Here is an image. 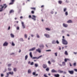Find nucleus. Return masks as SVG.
<instances>
[{"label":"nucleus","instance_id":"f257e3e1","mask_svg":"<svg viewBox=\"0 0 77 77\" xmlns=\"http://www.w3.org/2000/svg\"><path fill=\"white\" fill-rule=\"evenodd\" d=\"M64 60V61L62 62V65L63 66H65V65H66V62L67 60H70L69 59L65 58Z\"/></svg>","mask_w":77,"mask_h":77},{"label":"nucleus","instance_id":"f03ea898","mask_svg":"<svg viewBox=\"0 0 77 77\" xmlns=\"http://www.w3.org/2000/svg\"><path fill=\"white\" fill-rule=\"evenodd\" d=\"M62 42L63 43V44L64 45H68V41L66 40L65 39H62Z\"/></svg>","mask_w":77,"mask_h":77},{"label":"nucleus","instance_id":"7ed1b4c3","mask_svg":"<svg viewBox=\"0 0 77 77\" xmlns=\"http://www.w3.org/2000/svg\"><path fill=\"white\" fill-rule=\"evenodd\" d=\"M22 26L23 29H25L26 28V25L24 24V23L23 22H21Z\"/></svg>","mask_w":77,"mask_h":77},{"label":"nucleus","instance_id":"20e7f679","mask_svg":"<svg viewBox=\"0 0 77 77\" xmlns=\"http://www.w3.org/2000/svg\"><path fill=\"white\" fill-rule=\"evenodd\" d=\"M36 17L34 15H32V20H33V21H36Z\"/></svg>","mask_w":77,"mask_h":77},{"label":"nucleus","instance_id":"39448f33","mask_svg":"<svg viewBox=\"0 0 77 77\" xmlns=\"http://www.w3.org/2000/svg\"><path fill=\"white\" fill-rule=\"evenodd\" d=\"M8 42H5L3 44V46H8Z\"/></svg>","mask_w":77,"mask_h":77},{"label":"nucleus","instance_id":"423d86ee","mask_svg":"<svg viewBox=\"0 0 77 77\" xmlns=\"http://www.w3.org/2000/svg\"><path fill=\"white\" fill-rule=\"evenodd\" d=\"M36 49V48L35 47H34L33 48L30 49L29 50V51H34Z\"/></svg>","mask_w":77,"mask_h":77},{"label":"nucleus","instance_id":"0eeeda50","mask_svg":"<svg viewBox=\"0 0 77 77\" xmlns=\"http://www.w3.org/2000/svg\"><path fill=\"white\" fill-rule=\"evenodd\" d=\"M3 10V5H0V12H2Z\"/></svg>","mask_w":77,"mask_h":77},{"label":"nucleus","instance_id":"6e6552de","mask_svg":"<svg viewBox=\"0 0 77 77\" xmlns=\"http://www.w3.org/2000/svg\"><path fill=\"white\" fill-rule=\"evenodd\" d=\"M44 36H45V37H46V38H50V35L48 34H44Z\"/></svg>","mask_w":77,"mask_h":77},{"label":"nucleus","instance_id":"1a4fd4ad","mask_svg":"<svg viewBox=\"0 0 77 77\" xmlns=\"http://www.w3.org/2000/svg\"><path fill=\"white\" fill-rule=\"evenodd\" d=\"M63 26L64 27H68V24L66 23H64L63 24Z\"/></svg>","mask_w":77,"mask_h":77},{"label":"nucleus","instance_id":"9d476101","mask_svg":"<svg viewBox=\"0 0 77 77\" xmlns=\"http://www.w3.org/2000/svg\"><path fill=\"white\" fill-rule=\"evenodd\" d=\"M69 72L70 74H74V71L72 70V71H69V70L68 71Z\"/></svg>","mask_w":77,"mask_h":77},{"label":"nucleus","instance_id":"9b49d317","mask_svg":"<svg viewBox=\"0 0 77 77\" xmlns=\"http://www.w3.org/2000/svg\"><path fill=\"white\" fill-rule=\"evenodd\" d=\"M41 49L38 48V49H36V51L38 52V53H41Z\"/></svg>","mask_w":77,"mask_h":77},{"label":"nucleus","instance_id":"f8f14e48","mask_svg":"<svg viewBox=\"0 0 77 77\" xmlns=\"http://www.w3.org/2000/svg\"><path fill=\"white\" fill-rule=\"evenodd\" d=\"M7 73L8 74V75H9V74H11V75H13V74H14V72H13L12 71V72H10Z\"/></svg>","mask_w":77,"mask_h":77},{"label":"nucleus","instance_id":"ddd939ff","mask_svg":"<svg viewBox=\"0 0 77 77\" xmlns=\"http://www.w3.org/2000/svg\"><path fill=\"white\" fill-rule=\"evenodd\" d=\"M39 47H40L42 49V48H44V45L42 44L39 46Z\"/></svg>","mask_w":77,"mask_h":77},{"label":"nucleus","instance_id":"4468645a","mask_svg":"<svg viewBox=\"0 0 77 77\" xmlns=\"http://www.w3.org/2000/svg\"><path fill=\"white\" fill-rule=\"evenodd\" d=\"M43 68L45 69L47 67V66L46 64H43Z\"/></svg>","mask_w":77,"mask_h":77},{"label":"nucleus","instance_id":"2eb2a0df","mask_svg":"<svg viewBox=\"0 0 77 77\" xmlns=\"http://www.w3.org/2000/svg\"><path fill=\"white\" fill-rule=\"evenodd\" d=\"M51 62H52L53 63H54V62H56V60H54L53 59H51Z\"/></svg>","mask_w":77,"mask_h":77},{"label":"nucleus","instance_id":"dca6fc26","mask_svg":"<svg viewBox=\"0 0 77 77\" xmlns=\"http://www.w3.org/2000/svg\"><path fill=\"white\" fill-rule=\"evenodd\" d=\"M10 36H11V38H14V37H15V36L14 35L12 34V33H11L10 34Z\"/></svg>","mask_w":77,"mask_h":77},{"label":"nucleus","instance_id":"f3484780","mask_svg":"<svg viewBox=\"0 0 77 77\" xmlns=\"http://www.w3.org/2000/svg\"><path fill=\"white\" fill-rule=\"evenodd\" d=\"M51 72H55L56 73L57 72V71L55 70L54 69H53L51 70Z\"/></svg>","mask_w":77,"mask_h":77},{"label":"nucleus","instance_id":"a211bd4d","mask_svg":"<svg viewBox=\"0 0 77 77\" xmlns=\"http://www.w3.org/2000/svg\"><path fill=\"white\" fill-rule=\"evenodd\" d=\"M58 72L59 73H62L63 72V71L61 70L60 69L58 70Z\"/></svg>","mask_w":77,"mask_h":77},{"label":"nucleus","instance_id":"6ab92c4d","mask_svg":"<svg viewBox=\"0 0 77 77\" xmlns=\"http://www.w3.org/2000/svg\"><path fill=\"white\" fill-rule=\"evenodd\" d=\"M11 45L13 46H14L15 45V44H14V42L13 41L11 42Z\"/></svg>","mask_w":77,"mask_h":77},{"label":"nucleus","instance_id":"aec40b11","mask_svg":"<svg viewBox=\"0 0 77 77\" xmlns=\"http://www.w3.org/2000/svg\"><path fill=\"white\" fill-rule=\"evenodd\" d=\"M66 11H67V8H64L63 9V11L64 12H66Z\"/></svg>","mask_w":77,"mask_h":77},{"label":"nucleus","instance_id":"412c9836","mask_svg":"<svg viewBox=\"0 0 77 77\" xmlns=\"http://www.w3.org/2000/svg\"><path fill=\"white\" fill-rule=\"evenodd\" d=\"M54 76L55 77H60V75L59 74H55Z\"/></svg>","mask_w":77,"mask_h":77},{"label":"nucleus","instance_id":"4be33fe9","mask_svg":"<svg viewBox=\"0 0 77 77\" xmlns=\"http://www.w3.org/2000/svg\"><path fill=\"white\" fill-rule=\"evenodd\" d=\"M14 1H15V0H12V1H11L12 2L10 3L9 5H13V4H14Z\"/></svg>","mask_w":77,"mask_h":77},{"label":"nucleus","instance_id":"5701e85b","mask_svg":"<svg viewBox=\"0 0 77 77\" xmlns=\"http://www.w3.org/2000/svg\"><path fill=\"white\" fill-rule=\"evenodd\" d=\"M45 30L47 31H50V30H51V29L48 28H46Z\"/></svg>","mask_w":77,"mask_h":77},{"label":"nucleus","instance_id":"b1692460","mask_svg":"<svg viewBox=\"0 0 77 77\" xmlns=\"http://www.w3.org/2000/svg\"><path fill=\"white\" fill-rule=\"evenodd\" d=\"M67 23H72V21L71 20H69L67 21Z\"/></svg>","mask_w":77,"mask_h":77},{"label":"nucleus","instance_id":"393cba45","mask_svg":"<svg viewBox=\"0 0 77 77\" xmlns=\"http://www.w3.org/2000/svg\"><path fill=\"white\" fill-rule=\"evenodd\" d=\"M29 56L31 58H33V56H32V53L31 52H30Z\"/></svg>","mask_w":77,"mask_h":77},{"label":"nucleus","instance_id":"a878e982","mask_svg":"<svg viewBox=\"0 0 77 77\" xmlns=\"http://www.w3.org/2000/svg\"><path fill=\"white\" fill-rule=\"evenodd\" d=\"M52 44H56V42H55V40H53L52 41Z\"/></svg>","mask_w":77,"mask_h":77},{"label":"nucleus","instance_id":"bb28decb","mask_svg":"<svg viewBox=\"0 0 77 77\" xmlns=\"http://www.w3.org/2000/svg\"><path fill=\"white\" fill-rule=\"evenodd\" d=\"M25 60H26L28 58V56L27 55H26L25 57Z\"/></svg>","mask_w":77,"mask_h":77},{"label":"nucleus","instance_id":"cd10ccee","mask_svg":"<svg viewBox=\"0 0 77 77\" xmlns=\"http://www.w3.org/2000/svg\"><path fill=\"white\" fill-rule=\"evenodd\" d=\"M65 14L66 16H67L68 15V12L66 11V12H65Z\"/></svg>","mask_w":77,"mask_h":77},{"label":"nucleus","instance_id":"c85d7f7f","mask_svg":"<svg viewBox=\"0 0 77 77\" xmlns=\"http://www.w3.org/2000/svg\"><path fill=\"white\" fill-rule=\"evenodd\" d=\"M36 36L37 38H39L40 37L39 36V34H36Z\"/></svg>","mask_w":77,"mask_h":77},{"label":"nucleus","instance_id":"c756f323","mask_svg":"<svg viewBox=\"0 0 77 77\" xmlns=\"http://www.w3.org/2000/svg\"><path fill=\"white\" fill-rule=\"evenodd\" d=\"M28 72L29 74H30L31 72V70L30 69H29L28 71Z\"/></svg>","mask_w":77,"mask_h":77},{"label":"nucleus","instance_id":"7c9ffc66","mask_svg":"<svg viewBox=\"0 0 77 77\" xmlns=\"http://www.w3.org/2000/svg\"><path fill=\"white\" fill-rule=\"evenodd\" d=\"M17 68H14L13 69V71L14 72H16V71H17Z\"/></svg>","mask_w":77,"mask_h":77},{"label":"nucleus","instance_id":"2f4dec72","mask_svg":"<svg viewBox=\"0 0 77 77\" xmlns=\"http://www.w3.org/2000/svg\"><path fill=\"white\" fill-rule=\"evenodd\" d=\"M65 54H66V55H68V52L67 51H65Z\"/></svg>","mask_w":77,"mask_h":77},{"label":"nucleus","instance_id":"473e14b6","mask_svg":"<svg viewBox=\"0 0 77 77\" xmlns=\"http://www.w3.org/2000/svg\"><path fill=\"white\" fill-rule=\"evenodd\" d=\"M46 51L48 52H50V51H51V50L49 49V50H46Z\"/></svg>","mask_w":77,"mask_h":77},{"label":"nucleus","instance_id":"72a5a7b5","mask_svg":"<svg viewBox=\"0 0 77 77\" xmlns=\"http://www.w3.org/2000/svg\"><path fill=\"white\" fill-rule=\"evenodd\" d=\"M8 71H11V70H12V69H11V68H8Z\"/></svg>","mask_w":77,"mask_h":77},{"label":"nucleus","instance_id":"f704fd0d","mask_svg":"<svg viewBox=\"0 0 77 77\" xmlns=\"http://www.w3.org/2000/svg\"><path fill=\"white\" fill-rule=\"evenodd\" d=\"M32 58V59H38V57H33Z\"/></svg>","mask_w":77,"mask_h":77},{"label":"nucleus","instance_id":"c9c22d12","mask_svg":"<svg viewBox=\"0 0 77 77\" xmlns=\"http://www.w3.org/2000/svg\"><path fill=\"white\" fill-rule=\"evenodd\" d=\"M14 11L13 10H11L10 11V14H11V13H12V12H14Z\"/></svg>","mask_w":77,"mask_h":77},{"label":"nucleus","instance_id":"e433bc0d","mask_svg":"<svg viewBox=\"0 0 77 77\" xmlns=\"http://www.w3.org/2000/svg\"><path fill=\"white\" fill-rule=\"evenodd\" d=\"M35 67H38V64H35Z\"/></svg>","mask_w":77,"mask_h":77},{"label":"nucleus","instance_id":"4c0bfd02","mask_svg":"<svg viewBox=\"0 0 77 77\" xmlns=\"http://www.w3.org/2000/svg\"><path fill=\"white\" fill-rule=\"evenodd\" d=\"M11 65H12V64H8V67H10V66H11Z\"/></svg>","mask_w":77,"mask_h":77},{"label":"nucleus","instance_id":"58836bf2","mask_svg":"<svg viewBox=\"0 0 77 77\" xmlns=\"http://www.w3.org/2000/svg\"><path fill=\"white\" fill-rule=\"evenodd\" d=\"M62 2L61 1H58V3L59 4H62Z\"/></svg>","mask_w":77,"mask_h":77},{"label":"nucleus","instance_id":"ea45409f","mask_svg":"<svg viewBox=\"0 0 77 77\" xmlns=\"http://www.w3.org/2000/svg\"><path fill=\"white\" fill-rule=\"evenodd\" d=\"M6 71H7V69H5L3 71V72H6Z\"/></svg>","mask_w":77,"mask_h":77},{"label":"nucleus","instance_id":"a19ab883","mask_svg":"<svg viewBox=\"0 0 77 77\" xmlns=\"http://www.w3.org/2000/svg\"><path fill=\"white\" fill-rule=\"evenodd\" d=\"M20 41H22V42H23L24 41V40H23V38H20Z\"/></svg>","mask_w":77,"mask_h":77},{"label":"nucleus","instance_id":"79ce46f5","mask_svg":"<svg viewBox=\"0 0 77 77\" xmlns=\"http://www.w3.org/2000/svg\"><path fill=\"white\" fill-rule=\"evenodd\" d=\"M1 77H4V74H1Z\"/></svg>","mask_w":77,"mask_h":77},{"label":"nucleus","instance_id":"37998d69","mask_svg":"<svg viewBox=\"0 0 77 77\" xmlns=\"http://www.w3.org/2000/svg\"><path fill=\"white\" fill-rule=\"evenodd\" d=\"M48 64H49V65H51V62H50V61H48Z\"/></svg>","mask_w":77,"mask_h":77},{"label":"nucleus","instance_id":"c03bdc74","mask_svg":"<svg viewBox=\"0 0 77 77\" xmlns=\"http://www.w3.org/2000/svg\"><path fill=\"white\" fill-rule=\"evenodd\" d=\"M42 56L41 55L39 57H37V59H39V58H40V57H42Z\"/></svg>","mask_w":77,"mask_h":77},{"label":"nucleus","instance_id":"a18cd8bd","mask_svg":"<svg viewBox=\"0 0 77 77\" xmlns=\"http://www.w3.org/2000/svg\"><path fill=\"white\" fill-rule=\"evenodd\" d=\"M55 56H57V53L56 52L54 53Z\"/></svg>","mask_w":77,"mask_h":77},{"label":"nucleus","instance_id":"49530a36","mask_svg":"<svg viewBox=\"0 0 77 77\" xmlns=\"http://www.w3.org/2000/svg\"><path fill=\"white\" fill-rule=\"evenodd\" d=\"M73 66H76V63H73Z\"/></svg>","mask_w":77,"mask_h":77},{"label":"nucleus","instance_id":"de8ad7c7","mask_svg":"<svg viewBox=\"0 0 77 77\" xmlns=\"http://www.w3.org/2000/svg\"><path fill=\"white\" fill-rule=\"evenodd\" d=\"M56 42L57 44H59V41H58V40H57Z\"/></svg>","mask_w":77,"mask_h":77},{"label":"nucleus","instance_id":"09e8293b","mask_svg":"<svg viewBox=\"0 0 77 77\" xmlns=\"http://www.w3.org/2000/svg\"><path fill=\"white\" fill-rule=\"evenodd\" d=\"M46 70L47 71H49V68H47L46 69Z\"/></svg>","mask_w":77,"mask_h":77},{"label":"nucleus","instance_id":"8fccbe9b","mask_svg":"<svg viewBox=\"0 0 77 77\" xmlns=\"http://www.w3.org/2000/svg\"><path fill=\"white\" fill-rule=\"evenodd\" d=\"M25 37L26 38H27V34H25Z\"/></svg>","mask_w":77,"mask_h":77},{"label":"nucleus","instance_id":"3c124183","mask_svg":"<svg viewBox=\"0 0 77 77\" xmlns=\"http://www.w3.org/2000/svg\"><path fill=\"white\" fill-rule=\"evenodd\" d=\"M36 74V72H34L32 73V74L33 75H35V74Z\"/></svg>","mask_w":77,"mask_h":77},{"label":"nucleus","instance_id":"603ef678","mask_svg":"<svg viewBox=\"0 0 77 77\" xmlns=\"http://www.w3.org/2000/svg\"><path fill=\"white\" fill-rule=\"evenodd\" d=\"M51 13L52 14H54V11H51Z\"/></svg>","mask_w":77,"mask_h":77},{"label":"nucleus","instance_id":"864d4df0","mask_svg":"<svg viewBox=\"0 0 77 77\" xmlns=\"http://www.w3.org/2000/svg\"><path fill=\"white\" fill-rule=\"evenodd\" d=\"M17 30H19L20 29V27L19 26H17Z\"/></svg>","mask_w":77,"mask_h":77},{"label":"nucleus","instance_id":"5fc2aeb1","mask_svg":"<svg viewBox=\"0 0 77 77\" xmlns=\"http://www.w3.org/2000/svg\"><path fill=\"white\" fill-rule=\"evenodd\" d=\"M34 36H35V35H33V34H31V37H34Z\"/></svg>","mask_w":77,"mask_h":77},{"label":"nucleus","instance_id":"6e6d98bb","mask_svg":"<svg viewBox=\"0 0 77 77\" xmlns=\"http://www.w3.org/2000/svg\"><path fill=\"white\" fill-rule=\"evenodd\" d=\"M10 29H11V27H10V26H9L8 28V30H10Z\"/></svg>","mask_w":77,"mask_h":77},{"label":"nucleus","instance_id":"4d7b16f0","mask_svg":"<svg viewBox=\"0 0 77 77\" xmlns=\"http://www.w3.org/2000/svg\"><path fill=\"white\" fill-rule=\"evenodd\" d=\"M9 77V74L7 73V76L6 77Z\"/></svg>","mask_w":77,"mask_h":77},{"label":"nucleus","instance_id":"13d9d810","mask_svg":"<svg viewBox=\"0 0 77 77\" xmlns=\"http://www.w3.org/2000/svg\"><path fill=\"white\" fill-rule=\"evenodd\" d=\"M74 70L75 71V72H77V69H74Z\"/></svg>","mask_w":77,"mask_h":77},{"label":"nucleus","instance_id":"bf43d9fd","mask_svg":"<svg viewBox=\"0 0 77 77\" xmlns=\"http://www.w3.org/2000/svg\"><path fill=\"white\" fill-rule=\"evenodd\" d=\"M44 77H48L46 75H44Z\"/></svg>","mask_w":77,"mask_h":77},{"label":"nucleus","instance_id":"052dcab7","mask_svg":"<svg viewBox=\"0 0 77 77\" xmlns=\"http://www.w3.org/2000/svg\"><path fill=\"white\" fill-rule=\"evenodd\" d=\"M59 50H61V48L60 47V46L59 47Z\"/></svg>","mask_w":77,"mask_h":77},{"label":"nucleus","instance_id":"680f3d73","mask_svg":"<svg viewBox=\"0 0 77 77\" xmlns=\"http://www.w3.org/2000/svg\"><path fill=\"white\" fill-rule=\"evenodd\" d=\"M33 62H32L31 64V65H33Z\"/></svg>","mask_w":77,"mask_h":77},{"label":"nucleus","instance_id":"e2e57ef3","mask_svg":"<svg viewBox=\"0 0 77 77\" xmlns=\"http://www.w3.org/2000/svg\"><path fill=\"white\" fill-rule=\"evenodd\" d=\"M29 18H32L31 15H29Z\"/></svg>","mask_w":77,"mask_h":77},{"label":"nucleus","instance_id":"0e129e2a","mask_svg":"<svg viewBox=\"0 0 77 77\" xmlns=\"http://www.w3.org/2000/svg\"><path fill=\"white\" fill-rule=\"evenodd\" d=\"M31 13H32V14H34V13H35V12H34V11H31Z\"/></svg>","mask_w":77,"mask_h":77},{"label":"nucleus","instance_id":"69168bd1","mask_svg":"<svg viewBox=\"0 0 77 77\" xmlns=\"http://www.w3.org/2000/svg\"><path fill=\"white\" fill-rule=\"evenodd\" d=\"M31 9H33V10H35V8H31Z\"/></svg>","mask_w":77,"mask_h":77},{"label":"nucleus","instance_id":"338daca9","mask_svg":"<svg viewBox=\"0 0 77 77\" xmlns=\"http://www.w3.org/2000/svg\"><path fill=\"white\" fill-rule=\"evenodd\" d=\"M21 50L20 49L19 51L18 52L19 53H21Z\"/></svg>","mask_w":77,"mask_h":77},{"label":"nucleus","instance_id":"774afa93","mask_svg":"<svg viewBox=\"0 0 77 77\" xmlns=\"http://www.w3.org/2000/svg\"><path fill=\"white\" fill-rule=\"evenodd\" d=\"M74 54H77V52H74Z\"/></svg>","mask_w":77,"mask_h":77}]
</instances>
